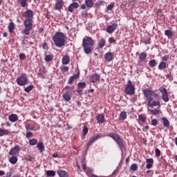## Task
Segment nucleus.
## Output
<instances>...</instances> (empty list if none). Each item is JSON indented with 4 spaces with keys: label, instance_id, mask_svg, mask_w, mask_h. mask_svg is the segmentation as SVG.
Wrapping results in <instances>:
<instances>
[{
    "label": "nucleus",
    "instance_id": "nucleus-1",
    "mask_svg": "<svg viewBox=\"0 0 177 177\" xmlns=\"http://www.w3.org/2000/svg\"><path fill=\"white\" fill-rule=\"evenodd\" d=\"M142 93L144 97L146 98L147 104L149 107L153 108L156 106L160 107L161 106V102L158 100H154L153 97H159L160 95L156 92V91L148 88L142 90ZM153 96V97H152Z\"/></svg>",
    "mask_w": 177,
    "mask_h": 177
},
{
    "label": "nucleus",
    "instance_id": "nucleus-41",
    "mask_svg": "<svg viewBox=\"0 0 177 177\" xmlns=\"http://www.w3.org/2000/svg\"><path fill=\"white\" fill-rule=\"evenodd\" d=\"M86 87V83L85 82H79L77 84V88H79V89H84V88Z\"/></svg>",
    "mask_w": 177,
    "mask_h": 177
},
{
    "label": "nucleus",
    "instance_id": "nucleus-36",
    "mask_svg": "<svg viewBox=\"0 0 177 177\" xmlns=\"http://www.w3.org/2000/svg\"><path fill=\"white\" fill-rule=\"evenodd\" d=\"M46 174L47 175V176H56V172L53 170H48L46 171Z\"/></svg>",
    "mask_w": 177,
    "mask_h": 177
},
{
    "label": "nucleus",
    "instance_id": "nucleus-26",
    "mask_svg": "<svg viewBox=\"0 0 177 177\" xmlns=\"http://www.w3.org/2000/svg\"><path fill=\"white\" fill-rule=\"evenodd\" d=\"M37 149H39L40 153H43L45 151V146H44V142H39L37 144Z\"/></svg>",
    "mask_w": 177,
    "mask_h": 177
},
{
    "label": "nucleus",
    "instance_id": "nucleus-57",
    "mask_svg": "<svg viewBox=\"0 0 177 177\" xmlns=\"http://www.w3.org/2000/svg\"><path fill=\"white\" fill-rule=\"evenodd\" d=\"M107 9L108 10H113L114 9V3H112L111 5H109Z\"/></svg>",
    "mask_w": 177,
    "mask_h": 177
},
{
    "label": "nucleus",
    "instance_id": "nucleus-37",
    "mask_svg": "<svg viewBox=\"0 0 177 177\" xmlns=\"http://www.w3.org/2000/svg\"><path fill=\"white\" fill-rule=\"evenodd\" d=\"M148 111H149L152 115H157V114H160V110L158 109H148Z\"/></svg>",
    "mask_w": 177,
    "mask_h": 177
},
{
    "label": "nucleus",
    "instance_id": "nucleus-43",
    "mask_svg": "<svg viewBox=\"0 0 177 177\" xmlns=\"http://www.w3.org/2000/svg\"><path fill=\"white\" fill-rule=\"evenodd\" d=\"M60 70L62 71V73L64 74V73H67V71H68L69 68H68V66H61Z\"/></svg>",
    "mask_w": 177,
    "mask_h": 177
},
{
    "label": "nucleus",
    "instance_id": "nucleus-3",
    "mask_svg": "<svg viewBox=\"0 0 177 177\" xmlns=\"http://www.w3.org/2000/svg\"><path fill=\"white\" fill-rule=\"evenodd\" d=\"M53 41L57 48H62L66 45L67 42V36L62 32H57L53 37Z\"/></svg>",
    "mask_w": 177,
    "mask_h": 177
},
{
    "label": "nucleus",
    "instance_id": "nucleus-60",
    "mask_svg": "<svg viewBox=\"0 0 177 177\" xmlns=\"http://www.w3.org/2000/svg\"><path fill=\"white\" fill-rule=\"evenodd\" d=\"M108 42H109V44H113L115 42V39H114V37H110L108 40Z\"/></svg>",
    "mask_w": 177,
    "mask_h": 177
},
{
    "label": "nucleus",
    "instance_id": "nucleus-2",
    "mask_svg": "<svg viewBox=\"0 0 177 177\" xmlns=\"http://www.w3.org/2000/svg\"><path fill=\"white\" fill-rule=\"evenodd\" d=\"M95 46V41L91 37L86 36L82 40V46L84 52L86 55H91L93 52V46Z\"/></svg>",
    "mask_w": 177,
    "mask_h": 177
},
{
    "label": "nucleus",
    "instance_id": "nucleus-4",
    "mask_svg": "<svg viewBox=\"0 0 177 177\" xmlns=\"http://www.w3.org/2000/svg\"><path fill=\"white\" fill-rule=\"evenodd\" d=\"M33 24L34 21L32 20V18L26 19L24 22L25 28L21 31L22 34H24L25 35H30V32L31 30H32Z\"/></svg>",
    "mask_w": 177,
    "mask_h": 177
},
{
    "label": "nucleus",
    "instance_id": "nucleus-6",
    "mask_svg": "<svg viewBox=\"0 0 177 177\" xmlns=\"http://www.w3.org/2000/svg\"><path fill=\"white\" fill-rule=\"evenodd\" d=\"M107 136L109 138H111V139H113L115 142L118 145V146L120 148L124 147V142H122V140H121V138H120V136H118L116 133H110L107 134Z\"/></svg>",
    "mask_w": 177,
    "mask_h": 177
},
{
    "label": "nucleus",
    "instance_id": "nucleus-30",
    "mask_svg": "<svg viewBox=\"0 0 177 177\" xmlns=\"http://www.w3.org/2000/svg\"><path fill=\"white\" fill-rule=\"evenodd\" d=\"M18 158L15 155H12V156L9 159V162L10 164L15 165L17 162Z\"/></svg>",
    "mask_w": 177,
    "mask_h": 177
},
{
    "label": "nucleus",
    "instance_id": "nucleus-7",
    "mask_svg": "<svg viewBox=\"0 0 177 177\" xmlns=\"http://www.w3.org/2000/svg\"><path fill=\"white\" fill-rule=\"evenodd\" d=\"M16 82L19 86H24V85H26L27 82H28L27 74L22 73L19 77L17 78Z\"/></svg>",
    "mask_w": 177,
    "mask_h": 177
},
{
    "label": "nucleus",
    "instance_id": "nucleus-50",
    "mask_svg": "<svg viewBox=\"0 0 177 177\" xmlns=\"http://www.w3.org/2000/svg\"><path fill=\"white\" fill-rule=\"evenodd\" d=\"M104 5H106V1H100L95 3L97 6H104Z\"/></svg>",
    "mask_w": 177,
    "mask_h": 177
},
{
    "label": "nucleus",
    "instance_id": "nucleus-15",
    "mask_svg": "<svg viewBox=\"0 0 177 177\" xmlns=\"http://www.w3.org/2000/svg\"><path fill=\"white\" fill-rule=\"evenodd\" d=\"M78 8H80V4H78L77 2H73L68 6V12L73 13V12H74V9H78Z\"/></svg>",
    "mask_w": 177,
    "mask_h": 177
},
{
    "label": "nucleus",
    "instance_id": "nucleus-13",
    "mask_svg": "<svg viewBox=\"0 0 177 177\" xmlns=\"http://www.w3.org/2000/svg\"><path fill=\"white\" fill-rule=\"evenodd\" d=\"M20 153V147L19 145H16L15 147L11 148L9 154L10 156H16Z\"/></svg>",
    "mask_w": 177,
    "mask_h": 177
},
{
    "label": "nucleus",
    "instance_id": "nucleus-61",
    "mask_svg": "<svg viewBox=\"0 0 177 177\" xmlns=\"http://www.w3.org/2000/svg\"><path fill=\"white\" fill-rule=\"evenodd\" d=\"M149 126H144L142 128L143 132H147V131H149Z\"/></svg>",
    "mask_w": 177,
    "mask_h": 177
},
{
    "label": "nucleus",
    "instance_id": "nucleus-12",
    "mask_svg": "<svg viewBox=\"0 0 177 177\" xmlns=\"http://www.w3.org/2000/svg\"><path fill=\"white\" fill-rule=\"evenodd\" d=\"M62 97L66 102H70V100H71V97H73V91H66L62 95Z\"/></svg>",
    "mask_w": 177,
    "mask_h": 177
},
{
    "label": "nucleus",
    "instance_id": "nucleus-52",
    "mask_svg": "<svg viewBox=\"0 0 177 177\" xmlns=\"http://www.w3.org/2000/svg\"><path fill=\"white\" fill-rule=\"evenodd\" d=\"M155 154L156 157H160V156H161V151H160L158 148H156L155 149Z\"/></svg>",
    "mask_w": 177,
    "mask_h": 177
},
{
    "label": "nucleus",
    "instance_id": "nucleus-51",
    "mask_svg": "<svg viewBox=\"0 0 177 177\" xmlns=\"http://www.w3.org/2000/svg\"><path fill=\"white\" fill-rule=\"evenodd\" d=\"M166 78L167 80H169V81H172L174 80V76L172 75V74L171 73V72L169 73H168L166 75Z\"/></svg>",
    "mask_w": 177,
    "mask_h": 177
},
{
    "label": "nucleus",
    "instance_id": "nucleus-33",
    "mask_svg": "<svg viewBox=\"0 0 177 177\" xmlns=\"http://www.w3.org/2000/svg\"><path fill=\"white\" fill-rule=\"evenodd\" d=\"M164 68H167V62H161L158 65V70H164Z\"/></svg>",
    "mask_w": 177,
    "mask_h": 177
},
{
    "label": "nucleus",
    "instance_id": "nucleus-29",
    "mask_svg": "<svg viewBox=\"0 0 177 177\" xmlns=\"http://www.w3.org/2000/svg\"><path fill=\"white\" fill-rule=\"evenodd\" d=\"M162 120L163 121V127L165 128H169V120L167 118H162Z\"/></svg>",
    "mask_w": 177,
    "mask_h": 177
},
{
    "label": "nucleus",
    "instance_id": "nucleus-58",
    "mask_svg": "<svg viewBox=\"0 0 177 177\" xmlns=\"http://www.w3.org/2000/svg\"><path fill=\"white\" fill-rule=\"evenodd\" d=\"M162 60L163 62H168V60H169V57H168V55H164L162 57Z\"/></svg>",
    "mask_w": 177,
    "mask_h": 177
},
{
    "label": "nucleus",
    "instance_id": "nucleus-40",
    "mask_svg": "<svg viewBox=\"0 0 177 177\" xmlns=\"http://www.w3.org/2000/svg\"><path fill=\"white\" fill-rule=\"evenodd\" d=\"M89 129H88V127L84 126L83 127V139H85V136H86V135H88V132Z\"/></svg>",
    "mask_w": 177,
    "mask_h": 177
},
{
    "label": "nucleus",
    "instance_id": "nucleus-49",
    "mask_svg": "<svg viewBox=\"0 0 177 177\" xmlns=\"http://www.w3.org/2000/svg\"><path fill=\"white\" fill-rule=\"evenodd\" d=\"M138 118L142 122H146V116H145L144 115H138Z\"/></svg>",
    "mask_w": 177,
    "mask_h": 177
},
{
    "label": "nucleus",
    "instance_id": "nucleus-34",
    "mask_svg": "<svg viewBox=\"0 0 177 177\" xmlns=\"http://www.w3.org/2000/svg\"><path fill=\"white\" fill-rule=\"evenodd\" d=\"M159 91L160 92V93H162V96L168 95V90H167V88H165L164 87H160Z\"/></svg>",
    "mask_w": 177,
    "mask_h": 177
},
{
    "label": "nucleus",
    "instance_id": "nucleus-42",
    "mask_svg": "<svg viewBox=\"0 0 177 177\" xmlns=\"http://www.w3.org/2000/svg\"><path fill=\"white\" fill-rule=\"evenodd\" d=\"M37 143H38V140H37L35 138H32L29 140V145L30 146H35V145H37Z\"/></svg>",
    "mask_w": 177,
    "mask_h": 177
},
{
    "label": "nucleus",
    "instance_id": "nucleus-19",
    "mask_svg": "<svg viewBox=\"0 0 177 177\" xmlns=\"http://www.w3.org/2000/svg\"><path fill=\"white\" fill-rule=\"evenodd\" d=\"M78 78H80V74L78 73L71 76L68 81V85H73L74 81H75V80H78Z\"/></svg>",
    "mask_w": 177,
    "mask_h": 177
},
{
    "label": "nucleus",
    "instance_id": "nucleus-21",
    "mask_svg": "<svg viewBox=\"0 0 177 177\" xmlns=\"http://www.w3.org/2000/svg\"><path fill=\"white\" fill-rule=\"evenodd\" d=\"M8 120L9 121H10V122H16V121L19 120V116H17V115L16 114H10L8 117Z\"/></svg>",
    "mask_w": 177,
    "mask_h": 177
},
{
    "label": "nucleus",
    "instance_id": "nucleus-55",
    "mask_svg": "<svg viewBox=\"0 0 177 177\" xmlns=\"http://www.w3.org/2000/svg\"><path fill=\"white\" fill-rule=\"evenodd\" d=\"M42 48H43V49H44V50H48V49H49V46H48V43L44 42L42 45Z\"/></svg>",
    "mask_w": 177,
    "mask_h": 177
},
{
    "label": "nucleus",
    "instance_id": "nucleus-59",
    "mask_svg": "<svg viewBox=\"0 0 177 177\" xmlns=\"http://www.w3.org/2000/svg\"><path fill=\"white\" fill-rule=\"evenodd\" d=\"M39 77H40L41 78H44L45 77V72H39L38 73Z\"/></svg>",
    "mask_w": 177,
    "mask_h": 177
},
{
    "label": "nucleus",
    "instance_id": "nucleus-17",
    "mask_svg": "<svg viewBox=\"0 0 177 177\" xmlns=\"http://www.w3.org/2000/svg\"><path fill=\"white\" fill-rule=\"evenodd\" d=\"M64 5V2L63 0H57L55 3V10H60L63 8V6Z\"/></svg>",
    "mask_w": 177,
    "mask_h": 177
},
{
    "label": "nucleus",
    "instance_id": "nucleus-14",
    "mask_svg": "<svg viewBox=\"0 0 177 177\" xmlns=\"http://www.w3.org/2000/svg\"><path fill=\"white\" fill-rule=\"evenodd\" d=\"M100 80V75L97 73H95L90 76V81L93 84H95V82H97V81H99Z\"/></svg>",
    "mask_w": 177,
    "mask_h": 177
},
{
    "label": "nucleus",
    "instance_id": "nucleus-8",
    "mask_svg": "<svg viewBox=\"0 0 177 177\" xmlns=\"http://www.w3.org/2000/svg\"><path fill=\"white\" fill-rule=\"evenodd\" d=\"M102 138V134H98V135H94L92 136V138H90L88 144H87V149H89L91 146H92L93 143H95L97 139H100Z\"/></svg>",
    "mask_w": 177,
    "mask_h": 177
},
{
    "label": "nucleus",
    "instance_id": "nucleus-46",
    "mask_svg": "<svg viewBox=\"0 0 177 177\" xmlns=\"http://www.w3.org/2000/svg\"><path fill=\"white\" fill-rule=\"evenodd\" d=\"M130 171H133V172L138 171V165L136 164H132L130 167Z\"/></svg>",
    "mask_w": 177,
    "mask_h": 177
},
{
    "label": "nucleus",
    "instance_id": "nucleus-20",
    "mask_svg": "<svg viewBox=\"0 0 177 177\" xmlns=\"http://www.w3.org/2000/svg\"><path fill=\"white\" fill-rule=\"evenodd\" d=\"M106 45V39L101 38L97 43L98 49H103L104 46Z\"/></svg>",
    "mask_w": 177,
    "mask_h": 177
},
{
    "label": "nucleus",
    "instance_id": "nucleus-11",
    "mask_svg": "<svg viewBox=\"0 0 177 177\" xmlns=\"http://www.w3.org/2000/svg\"><path fill=\"white\" fill-rule=\"evenodd\" d=\"M21 15L22 17H25V19H32V17H34V11L31 10H27L23 12Z\"/></svg>",
    "mask_w": 177,
    "mask_h": 177
},
{
    "label": "nucleus",
    "instance_id": "nucleus-39",
    "mask_svg": "<svg viewBox=\"0 0 177 177\" xmlns=\"http://www.w3.org/2000/svg\"><path fill=\"white\" fill-rule=\"evenodd\" d=\"M147 57V55L146 53H141L139 56V59L140 62H143V60H145V59Z\"/></svg>",
    "mask_w": 177,
    "mask_h": 177
},
{
    "label": "nucleus",
    "instance_id": "nucleus-22",
    "mask_svg": "<svg viewBox=\"0 0 177 177\" xmlns=\"http://www.w3.org/2000/svg\"><path fill=\"white\" fill-rule=\"evenodd\" d=\"M57 175L59 177H68V173L64 170H58Z\"/></svg>",
    "mask_w": 177,
    "mask_h": 177
},
{
    "label": "nucleus",
    "instance_id": "nucleus-31",
    "mask_svg": "<svg viewBox=\"0 0 177 177\" xmlns=\"http://www.w3.org/2000/svg\"><path fill=\"white\" fill-rule=\"evenodd\" d=\"M165 35L168 37V38H172V37H174V32L171 30H166L165 31Z\"/></svg>",
    "mask_w": 177,
    "mask_h": 177
},
{
    "label": "nucleus",
    "instance_id": "nucleus-47",
    "mask_svg": "<svg viewBox=\"0 0 177 177\" xmlns=\"http://www.w3.org/2000/svg\"><path fill=\"white\" fill-rule=\"evenodd\" d=\"M34 136V133H32L30 131H26V138L30 139V138H32Z\"/></svg>",
    "mask_w": 177,
    "mask_h": 177
},
{
    "label": "nucleus",
    "instance_id": "nucleus-18",
    "mask_svg": "<svg viewBox=\"0 0 177 177\" xmlns=\"http://www.w3.org/2000/svg\"><path fill=\"white\" fill-rule=\"evenodd\" d=\"M146 168L147 169H151V168H153V165L154 164V159L153 158H147L146 159Z\"/></svg>",
    "mask_w": 177,
    "mask_h": 177
},
{
    "label": "nucleus",
    "instance_id": "nucleus-38",
    "mask_svg": "<svg viewBox=\"0 0 177 177\" xmlns=\"http://www.w3.org/2000/svg\"><path fill=\"white\" fill-rule=\"evenodd\" d=\"M13 30H15V23L10 22L8 25V31L9 32H13Z\"/></svg>",
    "mask_w": 177,
    "mask_h": 177
},
{
    "label": "nucleus",
    "instance_id": "nucleus-24",
    "mask_svg": "<svg viewBox=\"0 0 177 177\" xmlns=\"http://www.w3.org/2000/svg\"><path fill=\"white\" fill-rule=\"evenodd\" d=\"M96 118L98 124H103V122H104V115L100 114L96 117Z\"/></svg>",
    "mask_w": 177,
    "mask_h": 177
},
{
    "label": "nucleus",
    "instance_id": "nucleus-44",
    "mask_svg": "<svg viewBox=\"0 0 177 177\" xmlns=\"http://www.w3.org/2000/svg\"><path fill=\"white\" fill-rule=\"evenodd\" d=\"M149 64L151 68L156 67V66H157V60L152 59L149 62Z\"/></svg>",
    "mask_w": 177,
    "mask_h": 177
},
{
    "label": "nucleus",
    "instance_id": "nucleus-63",
    "mask_svg": "<svg viewBox=\"0 0 177 177\" xmlns=\"http://www.w3.org/2000/svg\"><path fill=\"white\" fill-rule=\"evenodd\" d=\"M144 44H145V45L150 44V39H147V40H145Z\"/></svg>",
    "mask_w": 177,
    "mask_h": 177
},
{
    "label": "nucleus",
    "instance_id": "nucleus-32",
    "mask_svg": "<svg viewBox=\"0 0 177 177\" xmlns=\"http://www.w3.org/2000/svg\"><path fill=\"white\" fill-rule=\"evenodd\" d=\"M127 119V112L122 111L120 113V116H119V120L120 121H124V120Z\"/></svg>",
    "mask_w": 177,
    "mask_h": 177
},
{
    "label": "nucleus",
    "instance_id": "nucleus-23",
    "mask_svg": "<svg viewBox=\"0 0 177 177\" xmlns=\"http://www.w3.org/2000/svg\"><path fill=\"white\" fill-rule=\"evenodd\" d=\"M70 63V56L66 55L62 57V64L67 65Z\"/></svg>",
    "mask_w": 177,
    "mask_h": 177
},
{
    "label": "nucleus",
    "instance_id": "nucleus-25",
    "mask_svg": "<svg viewBox=\"0 0 177 177\" xmlns=\"http://www.w3.org/2000/svg\"><path fill=\"white\" fill-rule=\"evenodd\" d=\"M84 3L86 7L90 8H93V5H95L93 0H85Z\"/></svg>",
    "mask_w": 177,
    "mask_h": 177
},
{
    "label": "nucleus",
    "instance_id": "nucleus-5",
    "mask_svg": "<svg viewBox=\"0 0 177 177\" xmlns=\"http://www.w3.org/2000/svg\"><path fill=\"white\" fill-rule=\"evenodd\" d=\"M135 91H136V88H135V85L132 84V82L131 80H129L125 86V89H124L125 93L129 95H135Z\"/></svg>",
    "mask_w": 177,
    "mask_h": 177
},
{
    "label": "nucleus",
    "instance_id": "nucleus-16",
    "mask_svg": "<svg viewBox=\"0 0 177 177\" xmlns=\"http://www.w3.org/2000/svg\"><path fill=\"white\" fill-rule=\"evenodd\" d=\"M104 59L106 60V62H111L113 59H114V53H106L104 55Z\"/></svg>",
    "mask_w": 177,
    "mask_h": 177
},
{
    "label": "nucleus",
    "instance_id": "nucleus-54",
    "mask_svg": "<svg viewBox=\"0 0 177 177\" xmlns=\"http://www.w3.org/2000/svg\"><path fill=\"white\" fill-rule=\"evenodd\" d=\"M151 125H153V127H156L158 124V120H157L156 119H153L151 120Z\"/></svg>",
    "mask_w": 177,
    "mask_h": 177
},
{
    "label": "nucleus",
    "instance_id": "nucleus-48",
    "mask_svg": "<svg viewBox=\"0 0 177 177\" xmlns=\"http://www.w3.org/2000/svg\"><path fill=\"white\" fill-rule=\"evenodd\" d=\"M162 99L163 102H165L166 103L169 102V97H168V94H166L165 95H162Z\"/></svg>",
    "mask_w": 177,
    "mask_h": 177
},
{
    "label": "nucleus",
    "instance_id": "nucleus-9",
    "mask_svg": "<svg viewBox=\"0 0 177 177\" xmlns=\"http://www.w3.org/2000/svg\"><path fill=\"white\" fill-rule=\"evenodd\" d=\"M25 128L26 131H37V123L36 122H31V123H26Z\"/></svg>",
    "mask_w": 177,
    "mask_h": 177
},
{
    "label": "nucleus",
    "instance_id": "nucleus-35",
    "mask_svg": "<svg viewBox=\"0 0 177 177\" xmlns=\"http://www.w3.org/2000/svg\"><path fill=\"white\" fill-rule=\"evenodd\" d=\"M52 60H53V55H46L45 62L46 63H49V62H52Z\"/></svg>",
    "mask_w": 177,
    "mask_h": 177
},
{
    "label": "nucleus",
    "instance_id": "nucleus-56",
    "mask_svg": "<svg viewBox=\"0 0 177 177\" xmlns=\"http://www.w3.org/2000/svg\"><path fill=\"white\" fill-rule=\"evenodd\" d=\"M19 59H20L21 60H26V54H24V53H21V54L19 55Z\"/></svg>",
    "mask_w": 177,
    "mask_h": 177
},
{
    "label": "nucleus",
    "instance_id": "nucleus-64",
    "mask_svg": "<svg viewBox=\"0 0 177 177\" xmlns=\"http://www.w3.org/2000/svg\"><path fill=\"white\" fill-rule=\"evenodd\" d=\"M81 9H82V10L86 9V4H84V3L82 4Z\"/></svg>",
    "mask_w": 177,
    "mask_h": 177
},
{
    "label": "nucleus",
    "instance_id": "nucleus-45",
    "mask_svg": "<svg viewBox=\"0 0 177 177\" xmlns=\"http://www.w3.org/2000/svg\"><path fill=\"white\" fill-rule=\"evenodd\" d=\"M32 89H34V85H30V86H27L26 88H25L24 91H25V92L28 93V92H31V91H32Z\"/></svg>",
    "mask_w": 177,
    "mask_h": 177
},
{
    "label": "nucleus",
    "instance_id": "nucleus-62",
    "mask_svg": "<svg viewBox=\"0 0 177 177\" xmlns=\"http://www.w3.org/2000/svg\"><path fill=\"white\" fill-rule=\"evenodd\" d=\"M71 89V86H66L65 88H63V91H68V92Z\"/></svg>",
    "mask_w": 177,
    "mask_h": 177
},
{
    "label": "nucleus",
    "instance_id": "nucleus-10",
    "mask_svg": "<svg viewBox=\"0 0 177 177\" xmlns=\"http://www.w3.org/2000/svg\"><path fill=\"white\" fill-rule=\"evenodd\" d=\"M117 27H118V24L117 23H113L107 26L106 32L108 34H113L117 30Z\"/></svg>",
    "mask_w": 177,
    "mask_h": 177
},
{
    "label": "nucleus",
    "instance_id": "nucleus-27",
    "mask_svg": "<svg viewBox=\"0 0 177 177\" xmlns=\"http://www.w3.org/2000/svg\"><path fill=\"white\" fill-rule=\"evenodd\" d=\"M9 133H10V132H9V130L0 129V138L6 135H9Z\"/></svg>",
    "mask_w": 177,
    "mask_h": 177
},
{
    "label": "nucleus",
    "instance_id": "nucleus-28",
    "mask_svg": "<svg viewBox=\"0 0 177 177\" xmlns=\"http://www.w3.org/2000/svg\"><path fill=\"white\" fill-rule=\"evenodd\" d=\"M17 3L21 5V8H26L28 3H27V0H17Z\"/></svg>",
    "mask_w": 177,
    "mask_h": 177
},
{
    "label": "nucleus",
    "instance_id": "nucleus-53",
    "mask_svg": "<svg viewBox=\"0 0 177 177\" xmlns=\"http://www.w3.org/2000/svg\"><path fill=\"white\" fill-rule=\"evenodd\" d=\"M82 17H84V19H86L88 17V11L84 10L81 12Z\"/></svg>",
    "mask_w": 177,
    "mask_h": 177
}]
</instances>
